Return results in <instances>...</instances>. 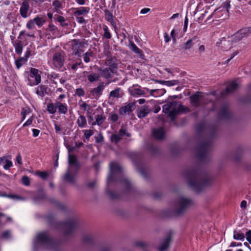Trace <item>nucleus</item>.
I'll use <instances>...</instances> for the list:
<instances>
[{
	"label": "nucleus",
	"instance_id": "f257e3e1",
	"mask_svg": "<svg viewBox=\"0 0 251 251\" xmlns=\"http://www.w3.org/2000/svg\"><path fill=\"white\" fill-rule=\"evenodd\" d=\"M185 177L189 186L198 192L203 187L210 185L211 182L207 174L197 168L188 169L186 172Z\"/></svg>",
	"mask_w": 251,
	"mask_h": 251
},
{
	"label": "nucleus",
	"instance_id": "f03ea898",
	"mask_svg": "<svg viewBox=\"0 0 251 251\" xmlns=\"http://www.w3.org/2000/svg\"><path fill=\"white\" fill-rule=\"evenodd\" d=\"M110 173L107 178V184L110 181H120L124 185L126 190L131 187L129 181L122 175V167L116 162H111L110 164Z\"/></svg>",
	"mask_w": 251,
	"mask_h": 251
},
{
	"label": "nucleus",
	"instance_id": "7ed1b4c3",
	"mask_svg": "<svg viewBox=\"0 0 251 251\" xmlns=\"http://www.w3.org/2000/svg\"><path fill=\"white\" fill-rule=\"evenodd\" d=\"M211 146V140H206L197 147L196 151L197 158L199 161L206 162L209 160Z\"/></svg>",
	"mask_w": 251,
	"mask_h": 251
},
{
	"label": "nucleus",
	"instance_id": "20e7f679",
	"mask_svg": "<svg viewBox=\"0 0 251 251\" xmlns=\"http://www.w3.org/2000/svg\"><path fill=\"white\" fill-rule=\"evenodd\" d=\"M193 205L194 201L192 199L184 196H180L177 199L175 214L178 216L182 215Z\"/></svg>",
	"mask_w": 251,
	"mask_h": 251
},
{
	"label": "nucleus",
	"instance_id": "39448f33",
	"mask_svg": "<svg viewBox=\"0 0 251 251\" xmlns=\"http://www.w3.org/2000/svg\"><path fill=\"white\" fill-rule=\"evenodd\" d=\"M56 228H61L63 230L64 235L69 236L71 235L77 227V221L75 219H71L65 222H59L55 224Z\"/></svg>",
	"mask_w": 251,
	"mask_h": 251
},
{
	"label": "nucleus",
	"instance_id": "423d86ee",
	"mask_svg": "<svg viewBox=\"0 0 251 251\" xmlns=\"http://www.w3.org/2000/svg\"><path fill=\"white\" fill-rule=\"evenodd\" d=\"M37 242L53 249L58 245V243L50 236L48 231H42L38 233L36 237Z\"/></svg>",
	"mask_w": 251,
	"mask_h": 251
},
{
	"label": "nucleus",
	"instance_id": "0eeeda50",
	"mask_svg": "<svg viewBox=\"0 0 251 251\" xmlns=\"http://www.w3.org/2000/svg\"><path fill=\"white\" fill-rule=\"evenodd\" d=\"M232 114L229 110V104L223 103L217 113V118L219 120H228L231 117Z\"/></svg>",
	"mask_w": 251,
	"mask_h": 251
},
{
	"label": "nucleus",
	"instance_id": "6e6552de",
	"mask_svg": "<svg viewBox=\"0 0 251 251\" xmlns=\"http://www.w3.org/2000/svg\"><path fill=\"white\" fill-rule=\"evenodd\" d=\"M73 44L72 45V49L75 55L81 56L82 53L84 51L83 49L85 47V45H88L87 41L84 40L80 41L78 39H74L72 40Z\"/></svg>",
	"mask_w": 251,
	"mask_h": 251
},
{
	"label": "nucleus",
	"instance_id": "1a4fd4ad",
	"mask_svg": "<svg viewBox=\"0 0 251 251\" xmlns=\"http://www.w3.org/2000/svg\"><path fill=\"white\" fill-rule=\"evenodd\" d=\"M173 235V232L171 230L166 233L165 237L161 240L160 245L158 248L159 251H166L170 247Z\"/></svg>",
	"mask_w": 251,
	"mask_h": 251
},
{
	"label": "nucleus",
	"instance_id": "9d476101",
	"mask_svg": "<svg viewBox=\"0 0 251 251\" xmlns=\"http://www.w3.org/2000/svg\"><path fill=\"white\" fill-rule=\"evenodd\" d=\"M41 82V75L38 69L31 68L28 77V84L30 86L37 85Z\"/></svg>",
	"mask_w": 251,
	"mask_h": 251
},
{
	"label": "nucleus",
	"instance_id": "9b49d317",
	"mask_svg": "<svg viewBox=\"0 0 251 251\" xmlns=\"http://www.w3.org/2000/svg\"><path fill=\"white\" fill-rule=\"evenodd\" d=\"M53 64L57 68L60 69L63 65L65 61V53L63 51L55 52L53 54Z\"/></svg>",
	"mask_w": 251,
	"mask_h": 251
},
{
	"label": "nucleus",
	"instance_id": "f8f14e48",
	"mask_svg": "<svg viewBox=\"0 0 251 251\" xmlns=\"http://www.w3.org/2000/svg\"><path fill=\"white\" fill-rule=\"evenodd\" d=\"M76 179V173L72 172L71 168H69L63 176L64 180L71 184H75Z\"/></svg>",
	"mask_w": 251,
	"mask_h": 251
},
{
	"label": "nucleus",
	"instance_id": "ddd939ff",
	"mask_svg": "<svg viewBox=\"0 0 251 251\" xmlns=\"http://www.w3.org/2000/svg\"><path fill=\"white\" fill-rule=\"evenodd\" d=\"M135 108V102H131L127 105L121 107L119 109V113L121 115L125 116L129 114Z\"/></svg>",
	"mask_w": 251,
	"mask_h": 251
},
{
	"label": "nucleus",
	"instance_id": "4468645a",
	"mask_svg": "<svg viewBox=\"0 0 251 251\" xmlns=\"http://www.w3.org/2000/svg\"><path fill=\"white\" fill-rule=\"evenodd\" d=\"M118 64V60L115 56H109L105 59V65L114 70L117 68Z\"/></svg>",
	"mask_w": 251,
	"mask_h": 251
},
{
	"label": "nucleus",
	"instance_id": "2eb2a0df",
	"mask_svg": "<svg viewBox=\"0 0 251 251\" xmlns=\"http://www.w3.org/2000/svg\"><path fill=\"white\" fill-rule=\"evenodd\" d=\"M99 70L100 72V75L106 79L111 78L112 76V74L115 73L116 72L111 68H105L104 69L100 68L99 69Z\"/></svg>",
	"mask_w": 251,
	"mask_h": 251
},
{
	"label": "nucleus",
	"instance_id": "dca6fc26",
	"mask_svg": "<svg viewBox=\"0 0 251 251\" xmlns=\"http://www.w3.org/2000/svg\"><path fill=\"white\" fill-rule=\"evenodd\" d=\"M151 111L148 106H141L137 110V115L139 118H143L146 117Z\"/></svg>",
	"mask_w": 251,
	"mask_h": 251
},
{
	"label": "nucleus",
	"instance_id": "f3484780",
	"mask_svg": "<svg viewBox=\"0 0 251 251\" xmlns=\"http://www.w3.org/2000/svg\"><path fill=\"white\" fill-rule=\"evenodd\" d=\"M136 85H133L128 89V92L131 96L133 97L141 96L146 94L144 90H142L139 88H136Z\"/></svg>",
	"mask_w": 251,
	"mask_h": 251
},
{
	"label": "nucleus",
	"instance_id": "a211bd4d",
	"mask_svg": "<svg viewBox=\"0 0 251 251\" xmlns=\"http://www.w3.org/2000/svg\"><path fill=\"white\" fill-rule=\"evenodd\" d=\"M29 9V5L28 2L24 0L20 9V13L23 18H26L28 17L27 12Z\"/></svg>",
	"mask_w": 251,
	"mask_h": 251
},
{
	"label": "nucleus",
	"instance_id": "6ab92c4d",
	"mask_svg": "<svg viewBox=\"0 0 251 251\" xmlns=\"http://www.w3.org/2000/svg\"><path fill=\"white\" fill-rule=\"evenodd\" d=\"M250 33H251V27L239 30L235 33V37L237 40H240L247 36Z\"/></svg>",
	"mask_w": 251,
	"mask_h": 251
},
{
	"label": "nucleus",
	"instance_id": "aec40b11",
	"mask_svg": "<svg viewBox=\"0 0 251 251\" xmlns=\"http://www.w3.org/2000/svg\"><path fill=\"white\" fill-rule=\"evenodd\" d=\"M104 87V82H100L96 88L93 89L91 91V95L95 97H99L100 95H102Z\"/></svg>",
	"mask_w": 251,
	"mask_h": 251
},
{
	"label": "nucleus",
	"instance_id": "412c9836",
	"mask_svg": "<svg viewBox=\"0 0 251 251\" xmlns=\"http://www.w3.org/2000/svg\"><path fill=\"white\" fill-rule=\"evenodd\" d=\"M237 88V84L235 82H233L228 85L225 90L221 93L222 97H225L227 94L232 93Z\"/></svg>",
	"mask_w": 251,
	"mask_h": 251
},
{
	"label": "nucleus",
	"instance_id": "4be33fe9",
	"mask_svg": "<svg viewBox=\"0 0 251 251\" xmlns=\"http://www.w3.org/2000/svg\"><path fill=\"white\" fill-rule=\"evenodd\" d=\"M199 93L198 92L193 94L189 98L191 103L197 107L200 106L201 103L200 100L201 98H202V96L199 95Z\"/></svg>",
	"mask_w": 251,
	"mask_h": 251
},
{
	"label": "nucleus",
	"instance_id": "5701e85b",
	"mask_svg": "<svg viewBox=\"0 0 251 251\" xmlns=\"http://www.w3.org/2000/svg\"><path fill=\"white\" fill-rule=\"evenodd\" d=\"M124 93L120 88H117L111 91L109 95V98H121L124 96Z\"/></svg>",
	"mask_w": 251,
	"mask_h": 251
},
{
	"label": "nucleus",
	"instance_id": "b1692460",
	"mask_svg": "<svg viewBox=\"0 0 251 251\" xmlns=\"http://www.w3.org/2000/svg\"><path fill=\"white\" fill-rule=\"evenodd\" d=\"M152 134L153 136L158 140L163 139L164 136V131L162 127H160L157 129H153L152 130Z\"/></svg>",
	"mask_w": 251,
	"mask_h": 251
},
{
	"label": "nucleus",
	"instance_id": "393cba45",
	"mask_svg": "<svg viewBox=\"0 0 251 251\" xmlns=\"http://www.w3.org/2000/svg\"><path fill=\"white\" fill-rule=\"evenodd\" d=\"M75 10L73 14L75 17L77 16L85 15L89 13L90 8L88 7H81L79 8L75 9Z\"/></svg>",
	"mask_w": 251,
	"mask_h": 251
},
{
	"label": "nucleus",
	"instance_id": "a878e982",
	"mask_svg": "<svg viewBox=\"0 0 251 251\" xmlns=\"http://www.w3.org/2000/svg\"><path fill=\"white\" fill-rule=\"evenodd\" d=\"M56 104L58 112L61 114H66L68 111L67 106L66 103H63L58 100H56Z\"/></svg>",
	"mask_w": 251,
	"mask_h": 251
},
{
	"label": "nucleus",
	"instance_id": "bb28decb",
	"mask_svg": "<svg viewBox=\"0 0 251 251\" xmlns=\"http://www.w3.org/2000/svg\"><path fill=\"white\" fill-rule=\"evenodd\" d=\"M194 41H197L196 37H194L192 39L188 40L187 42H186L181 46V48L183 50H190L194 45Z\"/></svg>",
	"mask_w": 251,
	"mask_h": 251
},
{
	"label": "nucleus",
	"instance_id": "cd10ccee",
	"mask_svg": "<svg viewBox=\"0 0 251 251\" xmlns=\"http://www.w3.org/2000/svg\"><path fill=\"white\" fill-rule=\"evenodd\" d=\"M104 14L105 20L110 23L113 26L116 27V24L113 20V16L112 13L110 12L109 10L105 9L104 10Z\"/></svg>",
	"mask_w": 251,
	"mask_h": 251
},
{
	"label": "nucleus",
	"instance_id": "c85d7f7f",
	"mask_svg": "<svg viewBox=\"0 0 251 251\" xmlns=\"http://www.w3.org/2000/svg\"><path fill=\"white\" fill-rule=\"evenodd\" d=\"M68 161L70 165H74L77 169L79 168V163L75 155L69 154Z\"/></svg>",
	"mask_w": 251,
	"mask_h": 251
},
{
	"label": "nucleus",
	"instance_id": "c756f323",
	"mask_svg": "<svg viewBox=\"0 0 251 251\" xmlns=\"http://www.w3.org/2000/svg\"><path fill=\"white\" fill-rule=\"evenodd\" d=\"M129 47L132 51L138 54L140 56H141L143 55L142 50L137 47V46L131 41L129 42Z\"/></svg>",
	"mask_w": 251,
	"mask_h": 251
},
{
	"label": "nucleus",
	"instance_id": "7c9ffc66",
	"mask_svg": "<svg viewBox=\"0 0 251 251\" xmlns=\"http://www.w3.org/2000/svg\"><path fill=\"white\" fill-rule=\"evenodd\" d=\"M78 126L80 128L84 127L87 125V121L85 117L83 115H80L76 121Z\"/></svg>",
	"mask_w": 251,
	"mask_h": 251
},
{
	"label": "nucleus",
	"instance_id": "2f4dec72",
	"mask_svg": "<svg viewBox=\"0 0 251 251\" xmlns=\"http://www.w3.org/2000/svg\"><path fill=\"white\" fill-rule=\"evenodd\" d=\"M13 45L15 49V52L18 54H21L23 51V46L22 41L21 40L16 41Z\"/></svg>",
	"mask_w": 251,
	"mask_h": 251
},
{
	"label": "nucleus",
	"instance_id": "473e14b6",
	"mask_svg": "<svg viewBox=\"0 0 251 251\" xmlns=\"http://www.w3.org/2000/svg\"><path fill=\"white\" fill-rule=\"evenodd\" d=\"M47 110L50 114H54L56 112L57 106L56 101L54 103L50 102L48 103Z\"/></svg>",
	"mask_w": 251,
	"mask_h": 251
},
{
	"label": "nucleus",
	"instance_id": "72a5a7b5",
	"mask_svg": "<svg viewBox=\"0 0 251 251\" xmlns=\"http://www.w3.org/2000/svg\"><path fill=\"white\" fill-rule=\"evenodd\" d=\"M105 117L102 114H99L97 115L96 118V121L92 123V126H95L96 125L100 126L105 120Z\"/></svg>",
	"mask_w": 251,
	"mask_h": 251
},
{
	"label": "nucleus",
	"instance_id": "f704fd0d",
	"mask_svg": "<svg viewBox=\"0 0 251 251\" xmlns=\"http://www.w3.org/2000/svg\"><path fill=\"white\" fill-rule=\"evenodd\" d=\"M233 239L236 240L243 241L245 239V235L241 231L234 230L233 231Z\"/></svg>",
	"mask_w": 251,
	"mask_h": 251
},
{
	"label": "nucleus",
	"instance_id": "c9c22d12",
	"mask_svg": "<svg viewBox=\"0 0 251 251\" xmlns=\"http://www.w3.org/2000/svg\"><path fill=\"white\" fill-rule=\"evenodd\" d=\"M83 242L84 243L89 245H93L95 243L94 238L89 234L84 235L83 237Z\"/></svg>",
	"mask_w": 251,
	"mask_h": 251
},
{
	"label": "nucleus",
	"instance_id": "e433bc0d",
	"mask_svg": "<svg viewBox=\"0 0 251 251\" xmlns=\"http://www.w3.org/2000/svg\"><path fill=\"white\" fill-rule=\"evenodd\" d=\"M36 94L41 97H44L47 94V87L45 85H40L37 88Z\"/></svg>",
	"mask_w": 251,
	"mask_h": 251
},
{
	"label": "nucleus",
	"instance_id": "4c0bfd02",
	"mask_svg": "<svg viewBox=\"0 0 251 251\" xmlns=\"http://www.w3.org/2000/svg\"><path fill=\"white\" fill-rule=\"evenodd\" d=\"M176 105L175 102H170L164 105L163 106V111L166 113H169L173 108Z\"/></svg>",
	"mask_w": 251,
	"mask_h": 251
},
{
	"label": "nucleus",
	"instance_id": "58836bf2",
	"mask_svg": "<svg viewBox=\"0 0 251 251\" xmlns=\"http://www.w3.org/2000/svg\"><path fill=\"white\" fill-rule=\"evenodd\" d=\"M34 23L37 25L38 27H41L46 22L44 18L37 16L33 19Z\"/></svg>",
	"mask_w": 251,
	"mask_h": 251
},
{
	"label": "nucleus",
	"instance_id": "ea45409f",
	"mask_svg": "<svg viewBox=\"0 0 251 251\" xmlns=\"http://www.w3.org/2000/svg\"><path fill=\"white\" fill-rule=\"evenodd\" d=\"M88 80L90 82H93L94 81H98L100 78V75L96 73H91L87 76Z\"/></svg>",
	"mask_w": 251,
	"mask_h": 251
},
{
	"label": "nucleus",
	"instance_id": "a19ab883",
	"mask_svg": "<svg viewBox=\"0 0 251 251\" xmlns=\"http://www.w3.org/2000/svg\"><path fill=\"white\" fill-rule=\"evenodd\" d=\"M134 246L144 250L147 248L149 246V244L144 241H137L134 243Z\"/></svg>",
	"mask_w": 251,
	"mask_h": 251
},
{
	"label": "nucleus",
	"instance_id": "79ce46f5",
	"mask_svg": "<svg viewBox=\"0 0 251 251\" xmlns=\"http://www.w3.org/2000/svg\"><path fill=\"white\" fill-rule=\"evenodd\" d=\"M0 197H6L11 199H21L20 197L14 194H7L5 192L0 191Z\"/></svg>",
	"mask_w": 251,
	"mask_h": 251
},
{
	"label": "nucleus",
	"instance_id": "37998d69",
	"mask_svg": "<svg viewBox=\"0 0 251 251\" xmlns=\"http://www.w3.org/2000/svg\"><path fill=\"white\" fill-rule=\"evenodd\" d=\"M26 58L24 57H20L15 61V64L18 69H19L26 62Z\"/></svg>",
	"mask_w": 251,
	"mask_h": 251
},
{
	"label": "nucleus",
	"instance_id": "c03bdc74",
	"mask_svg": "<svg viewBox=\"0 0 251 251\" xmlns=\"http://www.w3.org/2000/svg\"><path fill=\"white\" fill-rule=\"evenodd\" d=\"M178 114V111L175 108H173L170 112L168 113V116L171 118L172 121H174L176 117Z\"/></svg>",
	"mask_w": 251,
	"mask_h": 251
},
{
	"label": "nucleus",
	"instance_id": "a18cd8bd",
	"mask_svg": "<svg viewBox=\"0 0 251 251\" xmlns=\"http://www.w3.org/2000/svg\"><path fill=\"white\" fill-rule=\"evenodd\" d=\"M93 55V53L92 51L89 50L88 51L85 53L83 55L84 56V61L86 63H88L90 61V57H92Z\"/></svg>",
	"mask_w": 251,
	"mask_h": 251
},
{
	"label": "nucleus",
	"instance_id": "49530a36",
	"mask_svg": "<svg viewBox=\"0 0 251 251\" xmlns=\"http://www.w3.org/2000/svg\"><path fill=\"white\" fill-rule=\"evenodd\" d=\"M121 139L122 138L120 137V135L117 134H112L110 138L111 142L115 144L118 143Z\"/></svg>",
	"mask_w": 251,
	"mask_h": 251
},
{
	"label": "nucleus",
	"instance_id": "de8ad7c7",
	"mask_svg": "<svg viewBox=\"0 0 251 251\" xmlns=\"http://www.w3.org/2000/svg\"><path fill=\"white\" fill-rule=\"evenodd\" d=\"M56 20L59 22L62 26H66L68 25V24L65 22L64 18L61 16H57L56 18Z\"/></svg>",
	"mask_w": 251,
	"mask_h": 251
},
{
	"label": "nucleus",
	"instance_id": "09e8293b",
	"mask_svg": "<svg viewBox=\"0 0 251 251\" xmlns=\"http://www.w3.org/2000/svg\"><path fill=\"white\" fill-rule=\"evenodd\" d=\"M10 158H6L4 161H5V164L3 166V168L5 170H9L10 168L12 166L13 163L11 161L9 160Z\"/></svg>",
	"mask_w": 251,
	"mask_h": 251
},
{
	"label": "nucleus",
	"instance_id": "8fccbe9b",
	"mask_svg": "<svg viewBox=\"0 0 251 251\" xmlns=\"http://www.w3.org/2000/svg\"><path fill=\"white\" fill-rule=\"evenodd\" d=\"M103 30L104 31L103 36L104 38L110 39L111 38V35L109 31V29L107 26H105L103 27Z\"/></svg>",
	"mask_w": 251,
	"mask_h": 251
},
{
	"label": "nucleus",
	"instance_id": "3c124183",
	"mask_svg": "<svg viewBox=\"0 0 251 251\" xmlns=\"http://www.w3.org/2000/svg\"><path fill=\"white\" fill-rule=\"evenodd\" d=\"M75 95L79 97H83L85 95V91L81 88H77L75 91Z\"/></svg>",
	"mask_w": 251,
	"mask_h": 251
},
{
	"label": "nucleus",
	"instance_id": "603ef678",
	"mask_svg": "<svg viewBox=\"0 0 251 251\" xmlns=\"http://www.w3.org/2000/svg\"><path fill=\"white\" fill-rule=\"evenodd\" d=\"M52 5L54 6V9L55 11L59 10L61 7V4L60 1L58 0H56L53 2Z\"/></svg>",
	"mask_w": 251,
	"mask_h": 251
},
{
	"label": "nucleus",
	"instance_id": "864d4df0",
	"mask_svg": "<svg viewBox=\"0 0 251 251\" xmlns=\"http://www.w3.org/2000/svg\"><path fill=\"white\" fill-rule=\"evenodd\" d=\"M179 82L178 80H172L169 81H166V85L168 86H171L179 84Z\"/></svg>",
	"mask_w": 251,
	"mask_h": 251
},
{
	"label": "nucleus",
	"instance_id": "5fc2aeb1",
	"mask_svg": "<svg viewBox=\"0 0 251 251\" xmlns=\"http://www.w3.org/2000/svg\"><path fill=\"white\" fill-rule=\"evenodd\" d=\"M107 193L112 199H116L119 198V195L111 191H107Z\"/></svg>",
	"mask_w": 251,
	"mask_h": 251
},
{
	"label": "nucleus",
	"instance_id": "6e6d98bb",
	"mask_svg": "<svg viewBox=\"0 0 251 251\" xmlns=\"http://www.w3.org/2000/svg\"><path fill=\"white\" fill-rule=\"evenodd\" d=\"M178 111V113L180 112H189V108L187 107H186L183 105L180 104L178 109H177Z\"/></svg>",
	"mask_w": 251,
	"mask_h": 251
},
{
	"label": "nucleus",
	"instance_id": "4d7b16f0",
	"mask_svg": "<svg viewBox=\"0 0 251 251\" xmlns=\"http://www.w3.org/2000/svg\"><path fill=\"white\" fill-rule=\"evenodd\" d=\"M119 135H120V137L122 138V137L124 135H126L127 137H129L131 135L129 133H126V129L121 128L119 131Z\"/></svg>",
	"mask_w": 251,
	"mask_h": 251
},
{
	"label": "nucleus",
	"instance_id": "13d9d810",
	"mask_svg": "<svg viewBox=\"0 0 251 251\" xmlns=\"http://www.w3.org/2000/svg\"><path fill=\"white\" fill-rule=\"evenodd\" d=\"M22 183L25 186H28L30 185V180L28 176H24L22 177Z\"/></svg>",
	"mask_w": 251,
	"mask_h": 251
},
{
	"label": "nucleus",
	"instance_id": "bf43d9fd",
	"mask_svg": "<svg viewBox=\"0 0 251 251\" xmlns=\"http://www.w3.org/2000/svg\"><path fill=\"white\" fill-rule=\"evenodd\" d=\"M94 134V132L92 130H86L84 132V136L86 139H89L90 137L93 135Z\"/></svg>",
	"mask_w": 251,
	"mask_h": 251
},
{
	"label": "nucleus",
	"instance_id": "052dcab7",
	"mask_svg": "<svg viewBox=\"0 0 251 251\" xmlns=\"http://www.w3.org/2000/svg\"><path fill=\"white\" fill-rule=\"evenodd\" d=\"M32 50L31 48H27L25 55L24 57L26 58V59L27 60V58H29L30 56L32 55L34 53H32Z\"/></svg>",
	"mask_w": 251,
	"mask_h": 251
},
{
	"label": "nucleus",
	"instance_id": "680f3d73",
	"mask_svg": "<svg viewBox=\"0 0 251 251\" xmlns=\"http://www.w3.org/2000/svg\"><path fill=\"white\" fill-rule=\"evenodd\" d=\"M96 143H100L103 142L104 138L102 134L100 133L98 136L95 137Z\"/></svg>",
	"mask_w": 251,
	"mask_h": 251
},
{
	"label": "nucleus",
	"instance_id": "e2e57ef3",
	"mask_svg": "<svg viewBox=\"0 0 251 251\" xmlns=\"http://www.w3.org/2000/svg\"><path fill=\"white\" fill-rule=\"evenodd\" d=\"M30 112V110L28 108H23L21 112V114L23 116L22 120H24L26 116V115L28 114Z\"/></svg>",
	"mask_w": 251,
	"mask_h": 251
},
{
	"label": "nucleus",
	"instance_id": "0e129e2a",
	"mask_svg": "<svg viewBox=\"0 0 251 251\" xmlns=\"http://www.w3.org/2000/svg\"><path fill=\"white\" fill-rule=\"evenodd\" d=\"M34 23L33 19L30 20L27 23L26 26L29 29H32L34 26Z\"/></svg>",
	"mask_w": 251,
	"mask_h": 251
},
{
	"label": "nucleus",
	"instance_id": "69168bd1",
	"mask_svg": "<svg viewBox=\"0 0 251 251\" xmlns=\"http://www.w3.org/2000/svg\"><path fill=\"white\" fill-rule=\"evenodd\" d=\"M47 30L50 32L55 33L56 31H57V28L53 25L50 24L48 26Z\"/></svg>",
	"mask_w": 251,
	"mask_h": 251
},
{
	"label": "nucleus",
	"instance_id": "338daca9",
	"mask_svg": "<svg viewBox=\"0 0 251 251\" xmlns=\"http://www.w3.org/2000/svg\"><path fill=\"white\" fill-rule=\"evenodd\" d=\"M37 174H38L39 176H40L42 179H46L48 176V174L44 172H39L37 173Z\"/></svg>",
	"mask_w": 251,
	"mask_h": 251
},
{
	"label": "nucleus",
	"instance_id": "774afa93",
	"mask_svg": "<svg viewBox=\"0 0 251 251\" xmlns=\"http://www.w3.org/2000/svg\"><path fill=\"white\" fill-rule=\"evenodd\" d=\"M246 240L251 244V230H249L246 233Z\"/></svg>",
	"mask_w": 251,
	"mask_h": 251
}]
</instances>
